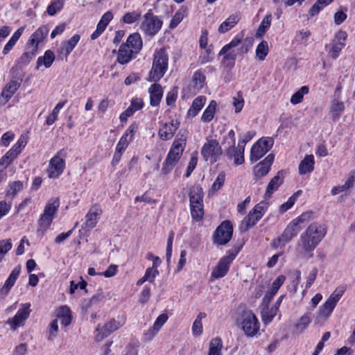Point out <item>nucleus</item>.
<instances>
[{
	"label": "nucleus",
	"mask_w": 355,
	"mask_h": 355,
	"mask_svg": "<svg viewBox=\"0 0 355 355\" xmlns=\"http://www.w3.org/2000/svg\"><path fill=\"white\" fill-rule=\"evenodd\" d=\"M312 216V213L311 212H305L301 214L299 217H297L295 220L292 222V225L295 227L300 223H307L311 220Z\"/></svg>",
	"instance_id": "57"
},
{
	"label": "nucleus",
	"mask_w": 355,
	"mask_h": 355,
	"mask_svg": "<svg viewBox=\"0 0 355 355\" xmlns=\"http://www.w3.org/2000/svg\"><path fill=\"white\" fill-rule=\"evenodd\" d=\"M135 54L138 55L143 47V42L141 35L138 33L130 35L125 43Z\"/></svg>",
	"instance_id": "22"
},
{
	"label": "nucleus",
	"mask_w": 355,
	"mask_h": 355,
	"mask_svg": "<svg viewBox=\"0 0 355 355\" xmlns=\"http://www.w3.org/2000/svg\"><path fill=\"white\" fill-rule=\"evenodd\" d=\"M241 19V12H236L235 13L230 15L229 17L219 26L218 31L220 33H225L227 32L237 24Z\"/></svg>",
	"instance_id": "26"
},
{
	"label": "nucleus",
	"mask_w": 355,
	"mask_h": 355,
	"mask_svg": "<svg viewBox=\"0 0 355 355\" xmlns=\"http://www.w3.org/2000/svg\"><path fill=\"white\" fill-rule=\"evenodd\" d=\"M274 161V155L269 154L262 162H259L254 169V174L256 180L260 179L266 175Z\"/></svg>",
	"instance_id": "16"
},
{
	"label": "nucleus",
	"mask_w": 355,
	"mask_h": 355,
	"mask_svg": "<svg viewBox=\"0 0 355 355\" xmlns=\"http://www.w3.org/2000/svg\"><path fill=\"white\" fill-rule=\"evenodd\" d=\"M21 271V266H16L10 274L8 278L4 283L3 286L1 288L0 294L6 295L8 293L9 291L14 286L17 279L18 278Z\"/></svg>",
	"instance_id": "24"
},
{
	"label": "nucleus",
	"mask_w": 355,
	"mask_h": 355,
	"mask_svg": "<svg viewBox=\"0 0 355 355\" xmlns=\"http://www.w3.org/2000/svg\"><path fill=\"white\" fill-rule=\"evenodd\" d=\"M67 155L66 150L62 149L50 159L47 170L50 178H57L62 173L65 167L64 158Z\"/></svg>",
	"instance_id": "9"
},
{
	"label": "nucleus",
	"mask_w": 355,
	"mask_h": 355,
	"mask_svg": "<svg viewBox=\"0 0 355 355\" xmlns=\"http://www.w3.org/2000/svg\"><path fill=\"white\" fill-rule=\"evenodd\" d=\"M274 141L271 137L261 139L251 148L250 160L257 162L265 155L272 148Z\"/></svg>",
	"instance_id": "12"
},
{
	"label": "nucleus",
	"mask_w": 355,
	"mask_h": 355,
	"mask_svg": "<svg viewBox=\"0 0 355 355\" xmlns=\"http://www.w3.org/2000/svg\"><path fill=\"white\" fill-rule=\"evenodd\" d=\"M118 271V266L114 264L110 265L105 271L100 272L98 275H103L105 277H112L114 276Z\"/></svg>",
	"instance_id": "60"
},
{
	"label": "nucleus",
	"mask_w": 355,
	"mask_h": 355,
	"mask_svg": "<svg viewBox=\"0 0 355 355\" xmlns=\"http://www.w3.org/2000/svg\"><path fill=\"white\" fill-rule=\"evenodd\" d=\"M241 249V246H234L227 251V254L220 259L218 265L212 271V277L216 279L224 277L229 270L230 263L236 258Z\"/></svg>",
	"instance_id": "6"
},
{
	"label": "nucleus",
	"mask_w": 355,
	"mask_h": 355,
	"mask_svg": "<svg viewBox=\"0 0 355 355\" xmlns=\"http://www.w3.org/2000/svg\"><path fill=\"white\" fill-rule=\"evenodd\" d=\"M201 155L206 161L216 162L222 155V149L216 139L208 140L202 147Z\"/></svg>",
	"instance_id": "13"
},
{
	"label": "nucleus",
	"mask_w": 355,
	"mask_h": 355,
	"mask_svg": "<svg viewBox=\"0 0 355 355\" xmlns=\"http://www.w3.org/2000/svg\"><path fill=\"white\" fill-rule=\"evenodd\" d=\"M24 184L21 181H14L11 182L8 186V189L6 192L7 197H11L13 198L16 196L17 193L22 190Z\"/></svg>",
	"instance_id": "44"
},
{
	"label": "nucleus",
	"mask_w": 355,
	"mask_h": 355,
	"mask_svg": "<svg viewBox=\"0 0 355 355\" xmlns=\"http://www.w3.org/2000/svg\"><path fill=\"white\" fill-rule=\"evenodd\" d=\"M237 321L245 334L248 337L254 336L259 330V320L250 311H243Z\"/></svg>",
	"instance_id": "4"
},
{
	"label": "nucleus",
	"mask_w": 355,
	"mask_h": 355,
	"mask_svg": "<svg viewBox=\"0 0 355 355\" xmlns=\"http://www.w3.org/2000/svg\"><path fill=\"white\" fill-rule=\"evenodd\" d=\"M222 340L220 338H213L209 343L208 355H222Z\"/></svg>",
	"instance_id": "40"
},
{
	"label": "nucleus",
	"mask_w": 355,
	"mask_h": 355,
	"mask_svg": "<svg viewBox=\"0 0 355 355\" xmlns=\"http://www.w3.org/2000/svg\"><path fill=\"white\" fill-rule=\"evenodd\" d=\"M15 134L12 132H7L4 133L1 139V144L3 146H8L10 142L13 140Z\"/></svg>",
	"instance_id": "62"
},
{
	"label": "nucleus",
	"mask_w": 355,
	"mask_h": 355,
	"mask_svg": "<svg viewBox=\"0 0 355 355\" xmlns=\"http://www.w3.org/2000/svg\"><path fill=\"white\" fill-rule=\"evenodd\" d=\"M311 319L309 314L302 315L295 324V328L300 333L302 332L311 323Z\"/></svg>",
	"instance_id": "50"
},
{
	"label": "nucleus",
	"mask_w": 355,
	"mask_h": 355,
	"mask_svg": "<svg viewBox=\"0 0 355 355\" xmlns=\"http://www.w3.org/2000/svg\"><path fill=\"white\" fill-rule=\"evenodd\" d=\"M20 83L18 80H11L2 91L1 96L3 99H0V103L5 105L19 89Z\"/></svg>",
	"instance_id": "23"
},
{
	"label": "nucleus",
	"mask_w": 355,
	"mask_h": 355,
	"mask_svg": "<svg viewBox=\"0 0 355 355\" xmlns=\"http://www.w3.org/2000/svg\"><path fill=\"white\" fill-rule=\"evenodd\" d=\"M345 109L344 103L337 100H334L331 106V111L335 117H338Z\"/></svg>",
	"instance_id": "53"
},
{
	"label": "nucleus",
	"mask_w": 355,
	"mask_h": 355,
	"mask_svg": "<svg viewBox=\"0 0 355 355\" xmlns=\"http://www.w3.org/2000/svg\"><path fill=\"white\" fill-rule=\"evenodd\" d=\"M56 316L61 320V324L64 327L69 325L71 322V311L67 306H60Z\"/></svg>",
	"instance_id": "33"
},
{
	"label": "nucleus",
	"mask_w": 355,
	"mask_h": 355,
	"mask_svg": "<svg viewBox=\"0 0 355 355\" xmlns=\"http://www.w3.org/2000/svg\"><path fill=\"white\" fill-rule=\"evenodd\" d=\"M355 183V171H352L349 172L345 183L343 185L334 187L331 189V194L333 196L337 195L343 191H345L353 187Z\"/></svg>",
	"instance_id": "29"
},
{
	"label": "nucleus",
	"mask_w": 355,
	"mask_h": 355,
	"mask_svg": "<svg viewBox=\"0 0 355 355\" xmlns=\"http://www.w3.org/2000/svg\"><path fill=\"white\" fill-rule=\"evenodd\" d=\"M60 202L58 198L51 199L46 203L44 213L39 219L38 223L40 227L43 231H46L51 225L53 218L55 216Z\"/></svg>",
	"instance_id": "8"
},
{
	"label": "nucleus",
	"mask_w": 355,
	"mask_h": 355,
	"mask_svg": "<svg viewBox=\"0 0 355 355\" xmlns=\"http://www.w3.org/2000/svg\"><path fill=\"white\" fill-rule=\"evenodd\" d=\"M271 21H272V15L268 14L266 15L264 18L262 19L261 24H259L257 31L255 33V37L257 38H261L262 37L267 30L270 28L271 25Z\"/></svg>",
	"instance_id": "37"
},
{
	"label": "nucleus",
	"mask_w": 355,
	"mask_h": 355,
	"mask_svg": "<svg viewBox=\"0 0 355 355\" xmlns=\"http://www.w3.org/2000/svg\"><path fill=\"white\" fill-rule=\"evenodd\" d=\"M203 192L200 185H194L190 188L189 201L190 204L202 205Z\"/></svg>",
	"instance_id": "30"
},
{
	"label": "nucleus",
	"mask_w": 355,
	"mask_h": 355,
	"mask_svg": "<svg viewBox=\"0 0 355 355\" xmlns=\"http://www.w3.org/2000/svg\"><path fill=\"white\" fill-rule=\"evenodd\" d=\"M150 93V103L152 106H157L162 98L163 90L160 85L154 83L149 89Z\"/></svg>",
	"instance_id": "27"
},
{
	"label": "nucleus",
	"mask_w": 355,
	"mask_h": 355,
	"mask_svg": "<svg viewBox=\"0 0 355 355\" xmlns=\"http://www.w3.org/2000/svg\"><path fill=\"white\" fill-rule=\"evenodd\" d=\"M64 0H53L47 7L46 12L48 15L53 16L58 11L61 10L64 6Z\"/></svg>",
	"instance_id": "46"
},
{
	"label": "nucleus",
	"mask_w": 355,
	"mask_h": 355,
	"mask_svg": "<svg viewBox=\"0 0 355 355\" xmlns=\"http://www.w3.org/2000/svg\"><path fill=\"white\" fill-rule=\"evenodd\" d=\"M225 180V173L223 171H221L218 175L216 179L211 186L212 191H218L224 184Z\"/></svg>",
	"instance_id": "52"
},
{
	"label": "nucleus",
	"mask_w": 355,
	"mask_h": 355,
	"mask_svg": "<svg viewBox=\"0 0 355 355\" xmlns=\"http://www.w3.org/2000/svg\"><path fill=\"white\" fill-rule=\"evenodd\" d=\"M178 96V87H175L169 92H168L166 98V104L168 106H173Z\"/></svg>",
	"instance_id": "56"
},
{
	"label": "nucleus",
	"mask_w": 355,
	"mask_h": 355,
	"mask_svg": "<svg viewBox=\"0 0 355 355\" xmlns=\"http://www.w3.org/2000/svg\"><path fill=\"white\" fill-rule=\"evenodd\" d=\"M268 207L266 201H261L254 206L243 218L240 225V230L245 232L253 227L264 215Z\"/></svg>",
	"instance_id": "5"
},
{
	"label": "nucleus",
	"mask_w": 355,
	"mask_h": 355,
	"mask_svg": "<svg viewBox=\"0 0 355 355\" xmlns=\"http://www.w3.org/2000/svg\"><path fill=\"white\" fill-rule=\"evenodd\" d=\"M309 88L307 86H302L298 91L294 93L291 98V103L293 105L301 103L304 94H308Z\"/></svg>",
	"instance_id": "45"
},
{
	"label": "nucleus",
	"mask_w": 355,
	"mask_h": 355,
	"mask_svg": "<svg viewBox=\"0 0 355 355\" xmlns=\"http://www.w3.org/2000/svg\"><path fill=\"white\" fill-rule=\"evenodd\" d=\"M216 102L215 101H211L207 107L203 112L201 119L205 123L210 122L215 114L216 107Z\"/></svg>",
	"instance_id": "39"
},
{
	"label": "nucleus",
	"mask_w": 355,
	"mask_h": 355,
	"mask_svg": "<svg viewBox=\"0 0 355 355\" xmlns=\"http://www.w3.org/2000/svg\"><path fill=\"white\" fill-rule=\"evenodd\" d=\"M278 306H272L268 310V306L263 307L261 311V318L265 324L270 322L277 315Z\"/></svg>",
	"instance_id": "42"
},
{
	"label": "nucleus",
	"mask_w": 355,
	"mask_h": 355,
	"mask_svg": "<svg viewBox=\"0 0 355 355\" xmlns=\"http://www.w3.org/2000/svg\"><path fill=\"white\" fill-rule=\"evenodd\" d=\"M269 52L268 44L262 40L256 49V56L259 60H264Z\"/></svg>",
	"instance_id": "43"
},
{
	"label": "nucleus",
	"mask_w": 355,
	"mask_h": 355,
	"mask_svg": "<svg viewBox=\"0 0 355 355\" xmlns=\"http://www.w3.org/2000/svg\"><path fill=\"white\" fill-rule=\"evenodd\" d=\"M345 291L344 286H340L336 288V290L331 294L327 300L323 304V305L319 309V314L323 317H329L336 304L343 296Z\"/></svg>",
	"instance_id": "11"
},
{
	"label": "nucleus",
	"mask_w": 355,
	"mask_h": 355,
	"mask_svg": "<svg viewBox=\"0 0 355 355\" xmlns=\"http://www.w3.org/2000/svg\"><path fill=\"white\" fill-rule=\"evenodd\" d=\"M168 320V315L166 313L160 314L156 319L153 326L155 329H157L158 331L162 328V327L166 322Z\"/></svg>",
	"instance_id": "59"
},
{
	"label": "nucleus",
	"mask_w": 355,
	"mask_h": 355,
	"mask_svg": "<svg viewBox=\"0 0 355 355\" xmlns=\"http://www.w3.org/2000/svg\"><path fill=\"white\" fill-rule=\"evenodd\" d=\"M314 157L313 155H306L300 162L299 165V173L304 175L312 172L314 169Z\"/></svg>",
	"instance_id": "28"
},
{
	"label": "nucleus",
	"mask_w": 355,
	"mask_h": 355,
	"mask_svg": "<svg viewBox=\"0 0 355 355\" xmlns=\"http://www.w3.org/2000/svg\"><path fill=\"white\" fill-rule=\"evenodd\" d=\"M241 42V38L234 37L229 44L225 45L219 51L218 55L221 56L230 51L232 48L238 46Z\"/></svg>",
	"instance_id": "54"
},
{
	"label": "nucleus",
	"mask_w": 355,
	"mask_h": 355,
	"mask_svg": "<svg viewBox=\"0 0 355 355\" xmlns=\"http://www.w3.org/2000/svg\"><path fill=\"white\" fill-rule=\"evenodd\" d=\"M159 275V271L157 269H155L153 268H148L146 270V272L144 274V277L146 279L147 282H153L155 277Z\"/></svg>",
	"instance_id": "58"
},
{
	"label": "nucleus",
	"mask_w": 355,
	"mask_h": 355,
	"mask_svg": "<svg viewBox=\"0 0 355 355\" xmlns=\"http://www.w3.org/2000/svg\"><path fill=\"white\" fill-rule=\"evenodd\" d=\"M318 269L316 268H313L307 277L306 282V288H310L313 283L315 282L316 279V276L318 275Z\"/></svg>",
	"instance_id": "63"
},
{
	"label": "nucleus",
	"mask_w": 355,
	"mask_h": 355,
	"mask_svg": "<svg viewBox=\"0 0 355 355\" xmlns=\"http://www.w3.org/2000/svg\"><path fill=\"white\" fill-rule=\"evenodd\" d=\"M190 207L192 218L197 221L201 220L204 215L203 205L190 204Z\"/></svg>",
	"instance_id": "48"
},
{
	"label": "nucleus",
	"mask_w": 355,
	"mask_h": 355,
	"mask_svg": "<svg viewBox=\"0 0 355 355\" xmlns=\"http://www.w3.org/2000/svg\"><path fill=\"white\" fill-rule=\"evenodd\" d=\"M162 26V21L150 10L144 16L140 28L146 35L153 36L159 32Z\"/></svg>",
	"instance_id": "10"
},
{
	"label": "nucleus",
	"mask_w": 355,
	"mask_h": 355,
	"mask_svg": "<svg viewBox=\"0 0 355 355\" xmlns=\"http://www.w3.org/2000/svg\"><path fill=\"white\" fill-rule=\"evenodd\" d=\"M197 162H198L197 157L195 155H193L190 159L189 166H187V172H186V175H185L187 178L189 177L190 175L191 174V173L193 172V171L195 169V168L197 165Z\"/></svg>",
	"instance_id": "64"
},
{
	"label": "nucleus",
	"mask_w": 355,
	"mask_h": 355,
	"mask_svg": "<svg viewBox=\"0 0 355 355\" xmlns=\"http://www.w3.org/2000/svg\"><path fill=\"white\" fill-rule=\"evenodd\" d=\"M124 324V318L123 317H118V320L112 319L110 322L105 324L103 327V329L105 331L106 334L109 336L113 333L114 331L117 330L120 327H121Z\"/></svg>",
	"instance_id": "36"
},
{
	"label": "nucleus",
	"mask_w": 355,
	"mask_h": 355,
	"mask_svg": "<svg viewBox=\"0 0 355 355\" xmlns=\"http://www.w3.org/2000/svg\"><path fill=\"white\" fill-rule=\"evenodd\" d=\"M234 145L235 144H232V146L226 150L225 154L230 159L234 158V163L236 165H240L244 162L245 141H239L236 148Z\"/></svg>",
	"instance_id": "15"
},
{
	"label": "nucleus",
	"mask_w": 355,
	"mask_h": 355,
	"mask_svg": "<svg viewBox=\"0 0 355 355\" xmlns=\"http://www.w3.org/2000/svg\"><path fill=\"white\" fill-rule=\"evenodd\" d=\"M206 101V98L202 96H198L193 102L192 105L188 110V115L191 116H196L202 107L204 106Z\"/></svg>",
	"instance_id": "34"
},
{
	"label": "nucleus",
	"mask_w": 355,
	"mask_h": 355,
	"mask_svg": "<svg viewBox=\"0 0 355 355\" xmlns=\"http://www.w3.org/2000/svg\"><path fill=\"white\" fill-rule=\"evenodd\" d=\"M140 17H141L140 12L132 11V12H128L125 13L123 15L122 20L124 23L130 24H132L135 21H137V20H139Z\"/></svg>",
	"instance_id": "51"
},
{
	"label": "nucleus",
	"mask_w": 355,
	"mask_h": 355,
	"mask_svg": "<svg viewBox=\"0 0 355 355\" xmlns=\"http://www.w3.org/2000/svg\"><path fill=\"white\" fill-rule=\"evenodd\" d=\"M49 28L47 26H42L38 28L30 37L27 42L28 45L38 48V45L47 36Z\"/></svg>",
	"instance_id": "20"
},
{
	"label": "nucleus",
	"mask_w": 355,
	"mask_h": 355,
	"mask_svg": "<svg viewBox=\"0 0 355 355\" xmlns=\"http://www.w3.org/2000/svg\"><path fill=\"white\" fill-rule=\"evenodd\" d=\"M80 35L76 34L69 40L62 42L58 50L60 55H63L67 58L68 55L71 53V51L74 49V48L80 41Z\"/></svg>",
	"instance_id": "21"
},
{
	"label": "nucleus",
	"mask_w": 355,
	"mask_h": 355,
	"mask_svg": "<svg viewBox=\"0 0 355 355\" xmlns=\"http://www.w3.org/2000/svg\"><path fill=\"white\" fill-rule=\"evenodd\" d=\"M105 299V295L101 289L98 290V292L94 294L90 299L85 300L82 306L85 309H91L94 306L98 304Z\"/></svg>",
	"instance_id": "31"
},
{
	"label": "nucleus",
	"mask_w": 355,
	"mask_h": 355,
	"mask_svg": "<svg viewBox=\"0 0 355 355\" xmlns=\"http://www.w3.org/2000/svg\"><path fill=\"white\" fill-rule=\"evenodd\" d=\"M30 307V303L21 304L15 315L8 320L7 324L10 325L12 330L15 331L24 325L31 312Z\"/></svg>",
	"instance_id": "14"
},
{
	"label": "nucleus",
	"mask_w": 355,
	"mask_h": 355,
	"mask_svg": "<svg viewBox=\"0 0 355 355\" xmlns=\"http://www.w3.org/2000/svg\"><path fill=\"white\" fill-rule=\"evenodd\" d=\"M12 246L10 239L0 241V262L3 261L5 255L11 250Z\"/></svg>",
	"instance_id": "49"
},
{
	"label": "nucleus",
	"mask_w": 355,
	"mask_h": 355,
	"mask_svg": "<svg viewBox=\"0 0 355 355\" xmlns=\"http://www.w3.org/2000/svg\"><path fill=\"white\" fill-rule=\"evenodd\" d=\"M327 232L326 225L312 223L300 236L298 248L301 253L312 257L313 251L323 240Z\"/></svg>",
	"instance_id": "1"
},
{
	"label": "nucleus",
	"mask_w": 355,
	"mask_h": 355,
	"mask_svg": "<svg viewBox=\"0 0 355 355\" xmlns=\"http://www.w3.org/2000/svg\"><path fill=\"white\" fill-rule=\"evenodd\" d=\"M55 60L54 53L51 50H47L43 56L39 57L37 60V69L44 64L46 68L50 67Z\"/></svg>",
	"instance_id": "35"
},
{
	"label": "nucleus",
	"mask_w": 355,
	"mask_h": 355,
	"mask_svg": "<svg viewBox=\"0 0 355 355\" xmlns=\"http://www.w3.org/2000/svg\"><path fill=\"white\" fill-rule=\"evenodd\" d=\"M331 47L328 51L329 56L333 59H336L341 50L345 47V43L342 41L332 40Z\"/></svg>",
	"instance_id": "41"
},
{
	"label": "nucleus",
	"mask_w": 355,
	"mask_h": 355,
	"mask_svg": "<svg viewBox=\"0 0 355 355\" xmlns=\"http://www.w3.org/2000/svg\"><path fill=\"white\" fill-rule=\"evenodd\" d=\"M285 174L286 172L284 171L280 170L277 172V175L270 180L265 192V197L266 198H270L273 192L277 191L283 184Z\"/></svg>",
	"instance_id": "18"
},
{
	"label": "nucleus",
	"mask_w": 355,
	"mask_h": 355,
	"mask_svg": "<svg viewBox=\"0 0 355 355\" xmlns=\"http://www.w3.org/2000/svg\"><path fill=\"white\" fill-rule=\"evenodd\" d=\"M296 234L297 232L295 230V227L291 223L284 230L282 235L279 236V241H282V246H284L286 243L291 241Z\"/></svg>",
	"instance_id": "38"
},
{
	"label": "nucleus",
	"mask_w": 355,
	"mask_h": 355,
	"mask_svg": "<svg viewBox=\"0 0 355 355\" xmlns=\"http://www.w3.org/2000/svg\"><path fill=\"white\" fill-rule=\"evenodd\" d=\"M168 56L164 49H160L154 54L153 65L149 74L150 81H159L168 69Z\"/></svg>",
	"instance_id": "3"
},
{
	"label": "nucleus",
	"mask_w": 355,
	"mask_h": 355,
	"mask_svg": "<svg viewBox=\"0 0 355 355\" xmlns=\"http://www.w3.org/2000/svg\"><path fill=\"white\" fill-rule=\"evenodd\" d=\"M131 141V140L127 138V135H123L118 142L116 149L119 150L121 151H124L128 146V144Z\"/></svg>",
	"instance_id": "61"
},
{
	"label": "nucleus",
	"mask_w": 355,
	"mask_h": 355,
	"mask_svg": "<svg viewBox=\"0 0 355 355\" xmlns=\"http://www.w3.org/2000/svg\"><path fill=\"white\" fill-rule=\"evenodd\" d=\"M187 138V131L183 129L180 130L163 164L162 168L163 174L169 173L181 158L186 146Z\"/></svg>",
	"instance_id": "2"
},
{
	"label": "nucleus",
	"mask_w": 355,
	"mask_h": 355,
	"mask_svg": "<svg viewBox=\"0 0 355 355\" xmlns=\"http://www.w3.org/2000/svg\"><path fill=\"white\" fill-rule=\"evenodd\" d=\"M58 333V319L53 320L49 325L46 331V336L49 340L53 341L57 336Z\"/></svg>",
	"instance_id": "47"
},
{
	"label": "nucleus",
	"mask_w": 355,
	"mask_h": 355,
	"mask_svg": "<svg viewBox=\"0 0 355 355\" xmlns=\"http://www.w3.org/2000/svg\"><path fill=\"white\" fill-rule=\"evenodd\" d=\"M102 214V210L97 205L92 206L85 216V226L93 228L96 226L98 217Z\"/></svg>",
	"instance_id": "25"
},
{
	"label": "nucleus",
	"mask_w": 355,
	"mask_h": 355,
	"mask_svg": "<svg viewBox=\"0 0 355 355\" xmlns=\"http://www.w3.org/2000/svg\"><path fill=\"white\" fill-rule=\"evenodd\" d=\"M180 122L173 120L169 123H165L162 128H159L158 135L159 138L163 141H167L172 139L178 129Z\"/></svg>",
	"instance_id": "17"
},
{
	"label": "nucleus",
	"mask_w": 355,
	"mask_h": 355,
	"mask_svg": "<svg viewBox=\"0 0 355 355\" xmlns=\"http://www.w3.org/2000/svg\"><path fill=\"white\" fill-rule=\"evenodd\" d=\"M37 47L26 44V51L20 56L18 63L22 65L28 64L37 52Z\"/></svg>",
	"instance_id": "32"
},
{
	"label": "nucleus",
	"mask_w": 355,
	"mask_h": 355,
	"mask_svg": "<svg viewBox=\"0 0 355 355\" xmlns=\"http://www.w3.org/2000/svg\"><path fill=\"white\" fill-rule=\"evenodd\" d=\"M137 55L127 45L123 43L117 51L116 62L121 64H126L135 59Z\"/></svg>",
	"instance_id": "19"
},
{
	"label": "nucleus",
	"mask_w": 355,
	"mask_h": 355,
	"mask_svg": "<svg viewBox=\"0 0 355 355\" xmlns=\"http://www.w3.org/2000/svg\"><path fill=\"white\" fill-rule=\"evenodd\" d=\"M234 227L230 220H223L214 231L212 239L217 245H225L232 239Z\"/></svg>",
	"instance_id": "7"
},
{
	"label": "nucleus",
	"mask_w": 355,
	"mask_h": 355,
	"mask_svg": "<svg viewBox=\"0 0 355 355\" xmlns=\"http://www.w3.org/2000/svg\"><path fill=\"white\" fill-rule=\"evenodd\" d=\"M233 101V105L235 108V112L239 113L240 112L243 107L244 105V101L243 98V96L241 94V92H238L236 97H233L232 98Z\"/></svg>",
	"instance_id": "55"
}]
</instances>
